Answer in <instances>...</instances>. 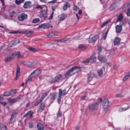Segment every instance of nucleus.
Masks as SVG:
<instances>
[{
  "label": "nucleus",
  "instance_id": "nucleus-1",
  "mask_svg": "<svg viewBox=\"0 0 130 130\" xmlns=\"http://www.w3.org/2000/svg\"><path fill=\"white\" fill-rule=\"evenodd\" d=\"M82 70L81 67L79 66H75L71 68L65 74L64 76L67 77L69 76H72L77 72L81 71Z\"/></svg>",
  "mask_w": 130,
  "mask_h": 130
},
{
  "label": "nucleus",
  "instance_id": "nucleus-2",
  "mask_svg": "<svg viewBox=\"0 0 130 130\" xmlns=\"http://www.w3.org/2000/svg\"><path fill=\"white\" fill-rule=\"evenodd\" d=\"M41 73L40 70H36L33 71L29 76V78L27 80L26 83L31 80L32 78L36 76Z\"/></svg>",
  "mask_w": 130,
  "mask_h": 130
},
{
  "label": "nucleus",
  "instance_id": "nucleus-3",
  "mask_svg": "<svg viewBox=\"0 0 130 130\" xmlns=\"http://www.w3.org/2000/svg\"><path fill=\"white\" fill-rule=\"evenodd\" d=\"M99 103L94 102L88 106V109L90 111H93L97 109Z\"/></svg>",
  "mask_w": 130,
  "mask_h": 130
},
{
  "label": "nucleus",
  "instance_id": "nucleus-4",
  "mask_svg": "<svg viewBox=\"0 0 130 130\" xmlns=\"http://www.w3.org/2000/svg\"><path fill=\"white\" fill-rule=\"evenodd\" d=\"M103 105L104 109V111L106 113L109 106V101L107 98H105L104 100Z\"/></svg>",
  "mask_w": 130,
  "mask_h": 130
},
{
  "label": "nucleus",
  "instance_id": "nucleus-5",
  "mask_svg": "<svg viewBox=\"0 0 130 130\" xmlns=\"http://www.w3.org/2000/svg\"><path fill=\"white\" fill-rule=\"evenodd\" d=\"M18 113V111H14L10 119V123L12 124L15 121L16 116Z\"/></svg>",
  "mask_w": 130,
  "mask_h": 130
},
{
  "label": "nucleus",
  "instance_id": "nucleus-6",
  "mask_svg": "<svg viewBox=\"0 0 130 130\" xmlns=\"http://www.w3.org/2000/svg\"><path fill=\"white\" fill-rule=\"evenodd\" d=\"M27 18V15L24 13H22L19 14L18 16V19L20 21L25 20Z\"/></svg>",
  "mask_w": 130,
  "mask_h": 130
},
{
  "label": "nucleus",
  "instance_id": "nucleus-7",
  "mask_svg": "<svg viewBox=\"0 0 130 130\" xmlns=\"http://www.w3.org/2000/svg\"><path fill=\"white\" fill-rule=\"evenodd\" d=\"M17 92V90L16 89L11 90L10 91L5 92L4 95V96H9L15 94Z\"/></svg>",
  "mask_w": 130,
  "mask_h": 130
},
{
  "label": "nucleus",
  "instance_id": "nucleus-8",
  "mask_svg": "<svg viewBox=\"0 0 130 130\" xmlns=\"http://www.w3.org/2000/svg\"><path fill=\"white\" fill-rule=\"evenodd\" d=\"M61 76V74H58L51 80L50 81L51 83L53 84L58 82L60 79Z\"/></svg>",
  "mask_w": 130,
  "mask_h": 130
},
{
  "label": "nucleus",
  "instance_id": "nucleus-9",
  "mask_svg": "<svg viewBox=\"0 0 130 130\" xmlns=\"http://www.w3.org/2000/svg\"><path fill=\"white\" fill-rule=\"evenodd\" d=\"M99 37V35H96L93 37L89 39L88 42L89 43H92L94 42Z\"/></svg>",
  "mask_w": 130,
  "mask_h": 130
},
{
  "label": "nucleus",
  "instance_id": "nucleus-10",
  "mask_svg": "<svg viewBox=\"0 0 130 130\" xmlns=\"http://www.w3.org/2000/svg\"><path fill=\"white\" fill-rule=\"evenodd\" d=\"M31 6V2H30L27 1L24 3L23 7L25 9L29 8Z\"/></svg>",
  "mask_w": 130,
  "mask_h": 130
},
{
  "label": "nucleus",
  "instance_id": "nucleus-11",
  "mask_svg": "<svg viewBox=\"0 0 130 130\" xmlns=\"http://www.w3.org/2000/svg\"><path fill=\"white\" fill-rule=\"evenodd\" d=\"M19 43V40L18 39H17L15 40H13L10 42V46H13Z\"/></svg>",
  "mask_w": 130,
  "mask_h": 130
},
{
  "label": "nucleus",
  "instance_id": "nucleus-12",
  "mask_svg": "<svg viewBox=\"0 0 130 130\" xmlns=\"http://www.w3.org/2000/svg\"><path fill=\"white\" fill-rule=\"evenodd\" d=\"M20 72V69L18 64L17 65V68L16 69V73L15 79L17 80L19 78V73Z\"/></svg>",
  "mask_w": 130,
  "mask_h": 130
},
{
  "label": "nucleus",
  "instance_id": "nucleus-13",
  "mask_svg": "<svg viewBox=\"0 0 130 130\" xmlns=\"http://www.w3.org/2000/svg\"><path fill=\"white\" fill-rule=\"evenodd\" d=\"M42 17L45 19L47 17V12L45 10H44L42 11Z\"/></svg>",
  "mask_w": 130,
  "mask_h": 130
},
{
  "label": "nucleus",
  "instance_id": "nucleus-14",
  "mask_svg": "<svg viewBox=\"0 0 130 130\" xmlns=\"http://www.w3.org/2000/svg\"><path fill=\"white\" fill-rule=\"evenodd\" d=\"M116 32L117 33L120 32L122 30V27L119 25H117L116 26Z\"/></svg>",
  "mask_w": 130,
  "mask_h": 130
},
{
  "label": "nucleus",
  "instance_id": "nucleus-15",
  "mask_svg": "<svg viewBox=\"0 0 130 130\" xmlns=\"http://www.w3.org/2000/svg\"><path fill=\"white\" fill-rule=\"evenodd\" d=\"M121 40L120 38L118 37H116L115 39L114 42V45H118L120 43V41Z\"/></svg>",
  "mask_w": 130,
  "mask_h": 130
},
{
  "label": "nucleus",
  "instance_id": "nucleus-16",
  "mask_svg": "<svg viewBox=\"0 0 130 130\" xmlns=\"http://www.w3.org/2000/svg\"><path fill=\"white\" fill-rule=\"evenodd\" d=\"M99 60L101 62H106L107 61V59L104 57L99 56L98 57Z\"/></svg>",
  "mask_w": 130,
  "mask_h": 130
},
{
  "label": "nucleus",
  "instance_id": "nucleus-17",
  "mask_svg": "<svg viewBox=\"0 0 130 130\" xmlns=\"http://www.w3.org/2000/svg\"><path fill=\"white\" fill-rule=\"evenodd\" d=\"M66 92V90L65 89L62 91L61 89H59L58 95H59L60 94V95L61 96V95L64 96L65 95Z\"/></svg>",
  "mask_w": 130,
  "mask_h": 130
},
{
  "label": "nucleus",
  "instance_id": "nucleus-18",
  "mask_svg": "<svg viewBox=\"0 0 130 130\" xmlns=\"http://www.w3.org/2000/svg\"><path fill=\"white\" fill-rule=\"evenodd\" d=\"M37 126V128L39 130H43V126L41 123H38Z\"/></svg>",
  "mask_w": 130,
  "mask_h": 130
},
{
  "label": "nucleus",
  "instance_id": "nucleus-19",
  "mask_svg": "<svg viewBox=\"0 0 130 130\" xmlns=\"http://www.w3.org/2000/svg\"><path fill=\"white\" fill-rule=\"evenodd\" d=\"M24 64L27 67H32L33 66L32 63L29 61H27L25 62Z\"/></svg>",
  "mask_w": 130,
  "mask_h": 130
},
{
  "label": "nucleus",
  "instance_id": "nucleus-20",
  "mask_svg": "<svg viewBox=\"0 0 130 130\" xmlns=\"http://www.w3.org/2000/svg\"><path fill=\"white\" fill-rule=\"evenodd\" d=\"M15 53V56L16 55L17 56V58L18 59H19L20 58H22L23 57V56L21 55L20 52L19 51H18L17 52H13Z\"/></svg>",
  "mask_w": 130,
  "mask_h": 130
},
{
  "label": "nucleus",
  "instance_id": "nucleus-21",
  "mask_svg": "<svg viewBox=\"0 0 130 130\" xmlns=\"http://www.w3.org/2000/svg\"><path fill=\"white\" fill-rule=\"evenodd\" d=\"M70 6V4L68 3H65L63 7V9L64 10H66L67 9L68 7H69Z\"/></svg>",
  "mask_w": 130,
  "mask_h": 130
},
{
  "label": "nucleus",
  "instance_id": "nucleus-22",
  "mask_svg": "<svg viewBox=\"0 0 130 130\" xmlns=\"http://www.w3.org/2000/svg\"><path fill=\"white\" fill-rule=\"evenodd\" d=\"M44 106V105L43 103H41L39 109H38V111L40 112H41L43 110Z\"/></svg>",
  "mask_w": 130,
  "mask_h": 130
},
{
  "label": "nucleus",
  "instance_id": "nucleus-23",
  "mask_svg": "<svg viewBox=\"0 0 130 130\" xmlns=\"http://www.w3.org/2000/svg\"><path fill=\"white\" fill-rule=\"evenodd\" d=\"M123 16L122 13H120L117 17V21L119 22L122 21L123 19Z\"/></svg>",
  "mask_w": 130,
  "mask_h": 130
},
{
  "label": "nucleus",
  "instance_id": "nucleus-24",
  "mask_svg": "<svg viewBox=\"0 0 130 130\" xmlns=\"http://www.w3.org/2000/svg\"><path fill=\"white\" fill-rule=\"evenodd\" d=\"M66 17V15L64 14H62L59 16V18L60 20H64Z\"/></svg>",
  "mask_w": 130,
  "mask_h": 130
},
{
  "label": "nucleus",
  "instance_id": "nucleus-25",
  "mask_svg": "<svg viewBox=\"0 0 130 130\" xmlns=\"http://www.w3.org/2000/svg\"><path fill=\"white\" fill-rule=\"evenodd\" d=\"M18 99L17 98H15L14 99H11L9 98V102L10 103H13L16 102L18 100Z\"/></svg>",
  "mask_w": 130,
  "mask_h": 130
},
{
  "label": "nucleus",
  "instance_id": "nucleus-26",
  "mask_svg": "<svg viewBox=\"0 0 130 130\" xmlns=\"http://www.w3.org/2000/svg\"><path fill=\"white\" fill-rule=\"evenodd\" d=\"M56 97V94L55 93H53L50 95V99L51 100H55Z\"/></svg>",
  "mask_w": 130,
  "mask_h": 130
},
{
  "label": "nucleus",
  "instance_id": "nucleus-27",
  "mask_svg": "<svg viewBox=\"0 0 130 130\" xmlns=\"http://www.w3.org/2000/svg\"><path fill=\"white\" fill-rule=\"evenodd\" d=\"M78 48L83 51H84L87 48V47L82 44H80L78 46Z\"/></svg>",
  "mask_w": 130,
  "mask_h": 130
},
{
  "label": "nucleus",
  "instance_id": "nucleus-28",
  "mask_svg": "<svg viewBox=\"0 0 130 130\" xmlns=\"http://www.w3.org/2000/svg\"><path fill=\"white\" fill-rule=\"evenodd\" d=\"M15 53H13L11 55L7 56L10 60L13 59L15 56Z\"/></svg>",
  "mask_w": 130,
  "mask_h": 130
},
{
  "label": "nucleus",
  "instance_id": "nucleus-29",
  "mask_svg": "<svg viewBox=\"0 0 130 130\" xmlns=\"http://www.w3.org/2000/svg\"><path fill=\"white\" fill-rule=\"evenodd\" d=\"M42 28L43 29L47 28L50 27V26L49 24H42Z\"/></svg>",
  "mask_w": 130,
  "mask_h": 130
},
{
  "label": "nucleus",
  "instance_id": "nucleus-30",
  "mask_svg": "<svg viewBox=\"0 0 130 130\" xmlns=\"http://www.w3.org/2000/svg\"><path fill=\"white\" fill-rule=\"evenodd\" d=\"M98 73L99 76H101L103 74V70L100 69L98 71Z\"/></svg>",
  "mask_w": 130,
  "mask_h": 130
},
{
  "label": "nucleus",
  "instance_id": "nucleus-31",
  "mask_svg": "<svg viewBox=\"0 0 130 130\" xmlns=\"http://www.w3.org/2000/svg\"><path fill=\"white\" fill-rule=\"evenodd\" d=\"M40 19L39 18H35L32 21V22L33 23H36L39 22Z\"/></svg>",
  "mask_w": 130,
  "mask_h": 130
},
{
  "label": "nucleus",
  "instance_id": "nucleus-32",
  "mask_svg": "<svg viewBox=\"0 0 130 130\" xmlns=\"http://www.w3.org/2000/svg\"><path fill=\"white\" fill-rule=\"evenodd\" d=\"M55 33L52 32H50L47 35V37L48 38H51L55 36Z\"/></svg>",
  "mask_w": 130,
  "mask_h": 130
},
{
  "label": "nucleus",
  "instance_id": "nucleus-33",
  "mask_svg": "<svg viewBox=\"0 0 130 130\" xmlns=\"http://www.w3.org/2000/svg\"><path fill=\"white\" fill-rule=\"evenodd\" d=\"M24 1V0H15V3L17 4H19L22 3H23Z\"/></svg>",
  "mask_w": 130,
  "mask_h": 130
},
{
  "label": "nucleus",
  "instance_id": "nucleus-34",
  "mask_svg": "<svg viewBox=\"0 0 130 130\" xmlns=\"http://www.w3.org/2000/svg\"><path fill=\"white\" fill-rule=\"evenodd\" d=\"M93 75V74H90L89 75L88 77V80L89 81H90L91 80Z\"/></svg>",
  "mask_w": 130,
  "mask_h": 130
},
{
  "label": "nucleus",
  "instance_id": "nucleus-35",
  "mask_svg": "<svg viewBox=\"0 0 130 130\" xmlns=\"http://www.w3.org/2000/svg\"><path fill=\"white\" fill-rule=\"evenodd\" d=\"M109 30V29H108L106 31V33H105V34H104V33H103L102 35H103V36H104V39L105 40L106 39V38L107 37V36L108 32Z\"/></svg>",
  "mask_w": 130,
  "mask_h": 130
},
{
  "label": "nucleus",
  "instance_id": "nucleus-36",
  "mask_svg": "<svg viewBox=\"0 0 130 130\" xmlns=\"http://www.w3.org/2000/svg\"><path fill=\"white\" fill-rule=\"evenodd\" d=\"M28 49L29 50H30L31 51L34 52L37 51L35 48L32 47H28Z\"/></svg>",
  "mask_w": 130,
  "mask_h": 130
},
{
  "label": "nucleus",
  "instance_id": "nucleus-37",
  "mask_svg": "<svg viewBox=\"0 0 130 130\" xmlns=\"http://www.w3.org/2000/svg\"><path fill=\"white\" fill-rule=\"evenodd\" d=\"M91 59L90 58L87 60L84 61L83 62L85 63H89V62H91Z\"/></svg>",
  "mask_w": 130,
  "mask_h": 130
},
{
  "label": "nucleus",
  "instance_id": "nucleus-38",
  "mask_svg": "<svg viewBox=\"0 0 130 130\" xmlns=\"http://www.w3.org/2000/svg\"><path fill=\"white\" fill-rule=\"evenodd\" d=\"M48 94V92H46L44 94L42 95V96L41 97V99L42 100L46 96H47Z\"/></svg>",
  "mask_w": 130,
  "mask_h": 130
},
{
  "label": "nucleus",
  "instance_id": "nucleus-39",
  "mask_svg": "<svg viewBox=\"0 0 130 130\" xmlns=\"http://www.w3.org/2000/svg\"><path fill=\"white\" fill-rule=\"evenodd\" d=\"M129 77L126 75L123 77V80L124 81H126L127 80Z\"/></svg>",
  "mask_w": 130,
  "mask_h": 130
},
{
  "label": "nucleus",
  "instance_id": "nucleus-40",
  "mask_svg": "<svg viewBox=\"0 0 130 130\" xmlns=\"http://www.w3.org/2000/svg\"><path fill=\"white\" fill-rule=\"evenodd\" d=\"M90 58L91 59V61L92 60L94 63H95L96 62V57H94L93 58Z\"/></svg>",
  "mask_w": 130,
  "mask_h": 130
},
{
  "label": "nucleus",
  "instance_id": "nucleus-41",
  "mask_svg": "<svg viewBox=\"0 0 130 130\" xmlns=\"http://www.w3.org/2000/svg\"><path fill=\"white\" fill-rule=\"evenodd\" d=\"M42 100H40L38 101H37V102L35 103L34 104V105L35 106H37L41 103Z\"/></svg>",
  "mask_w": 130,
  "mask_h": 130
},
{
  "label": "nucleus",
  "instance_id": "nucleus-42",
  "mask_svg": "<svg viewBox=\"0 0 130 130\" xmlns=\"http://www.w3.org/2000/svg\"><path fill=\"white\" fill-rule=\"evenodd\" d=\"M61 96L60 95V94L59 95H58V96L57 99V101L58 103L59 104H60V103L61 102Z\"/></svg>",
  "mask_w": 130,
  "mask_h": 130
},
{
  "label": "nucleus",
  "instance_id": "nucleus-43",
  "mask_svg": "<svg viewBox=\"0 0 130 130\" xmlns=\"http://www.w3.org/2000/svg\"><path fill=\"white\" fill-rule=\"evenodd\" d=\"M73 9L74 10L76 11H77L79 9V8H78V7L76 5L74 6L73 7Z\"/></svg>",
  "mask_w": 130,
  "mask_h": 130
},
{
  "label": "nucleus",
  "instance_id": "nucleus-44",
  "mask_svg": "<svg viewBox=\"0 0 130 130\" xmlns=\"http://www.w3.org/2000/svg\"><path fill=\"white\" fill-rule=\"evenodd\" d=\"M108 22V21L106 22H104L101 25V27H104L105 25L107 24Z\"/></svg>",
  "mask_w": 130,
  "mask_h": 130
},
{
  "label": "nucleus",
  "instance_id": "nucleus-45",
  "mask_svg": "<svg viewBox=\"0 0 130 130\" xmlns=\"http://www.w3.org/2000/svg\"><path fill=\"white\" fill-rule=\"evenodd\" d=\"M31 110H30L28 111L27 113H25V114H24V116L23 117H26L28 115H29L30 113H31Z\"/></svg>",
  "mask_w": 130,
  "mask_h": 130
},
{
  "label": "nucleus",
  "instance_id": "nucleus-46",
  "mask_svg": "<svg viewBox=\"0 0 130 130\" xmlns=\"http://www.w3.org/2000/svg\"><path fill=\"white\" fill-rule=\"evenodd\" d=\"M35 9H40L42 10V7L41 5H38L35 7Z\"/></svg>",
  "mask_w": 130,
  "mask_h": 130
},
{
  "label": "nucleus",
  "instance_id": "nucleus-47",
  "mask_svg": "<svg viewBox=\"0 0 130 130\" xmlns=\"http://www.w3.org/2000/svg\"><path fill=\"white\" fill-rule=\"evenodd\" d=\"M15 13V12L14 11H13L11 12L10 13L9 15L10 17H12L13 15Z\"/></svg>",
  "mask_w": 130,
  "mask_h": 130
},
{
  "label": "nucleus",
  "instance_id": "nucleus-48",
  "mask_svg": "<svg viewBox=\"0 0 130 130\" xmlns=\"http://www.w3.org/2000/svg\"><path fill=\"white\" fill-rule=\"evenodd\" d=\"M57 115L58 117H61V114L60 112L59 111L58 112V113H57Z\"/></svg>",
  "mask_w": 130,
  "mask_h": 130
},
{
  "label": "nucleus",
  "instance_id": "nucleus-49",
  "mask_svg": "<svg viewBox=\"0 0 130 130\" xmlns=\"http://www.w3.org/2000/svg\"><path fill=\"white\" fill-rule=\"evenodd\" d=\"M120 22L119 24V26H122L124 24V21H120Z\"/></svg>",
  "mask_w": 130,
  "mask_h": 130
},
{
  "label": "nucleus",
  "instance_id": "nucleus-50",
  "mask_svg": "<svg viewBox=\"0 0 130 130\" xmlns=\"http://www.w3.org/2000/svg\"><path fill=\"white\" fill-rule=\"evenodd\" d=\"M98 50L99 52L100 53L102 50V47L100 46H98Z\"/></svg>",
  "mask_w": 130,
  "mask_h": 130
},
{
  "label": "nucleus",
  "instance_id": "nucleus-51",
  "mask_svg": "<svg viewBox=\"0 0 130 130\" xmlns=\"http://www.w3.org/2000/svg\"><path fill=\"white\" fill-rule=\"evenodd\" d=\"M57 8V6H52V9L53 10V11H52V13H54V11L56 9V8Z\"/></svg>",
  "mask_w": 130,
  "mask_h": 130
},
{
  "label": "nucleus",
  "instance_id": "nucleus-52",
  "mask_svg": "<svg viewBox=\"0 0 130 130\" xmlns=\"http://www.w3.org/2000/svg\"><path fill=\"white\" fill-rule=\"evenodd\" d=\"M66 40H64V39H61L60 40H57L55 41V42H61L63 41H66Z\"/></svg>",
  "mask_w": 130,
  "mask_h": 130
},
{
  "label": "nucleus",
  "instance_id": "nucleus-53",
  "mask_svg": "<svg viewBox=\"0 0 130 130\" xmlns=\"http://www.w3.org/2000/svg\"><path fill=\"white\" fill-rule=\"evenodd\" d=\"M123 97V96L122 94H117L116 96V97Z\"/></svg>",
  "mask_w": 130,
  "mask_h": 130
},
{
  "label": "nucleus",
  "instance_id": "nucleus-54",
  "mask_svg": "<svg viewBox=\"0 0 130 130\" xmlns=\"http://www.w3.org/2000/svg\"><path fill=\"white\" fill-rule=\"evenodd\" d=\"M126 14L128 16H130V8L126 12Z\"/></svg>",
  "mask_w": 130,
  "mask_h": 130
},
{
  "label": "nucleus",
  "instance_id": "nucleus-55",
  "mask_svg": "<svg viewBox=\"0 0 130 130\" xmlns=\"http://www.w3.org/2000/svg\"><path fill=\"white\" fill-rule=\"evenodd\" d=\"M5 125L2 123H0V130L2 129V128Z\"/></svg>",
  "mask_w": 130,
  "mask_h": 130
},
{
  "label": "nucleus",
  "instance_id": "nucleus-56",
  "mask_svg": "<svg viewBox=\"0 0 130 130\" xmlns=\"http://www.w3.org/2000/svg\"><path fill=\"white\" fill-rule=\"evenodd\" d=\"M29 127L30 128H32L33 127L32 123H29Z\"/></svg>",
  "mask_w": 130,
  "mask_h": 130
},
{
  "label": "nucleus",
  "instance_id": "nucleus-57",
  "mask_svg": "<svg viewBox=\"0 0 130 130\" xmlns=\"http://www.w3.org/2000/svg\"><path fill=\"white\" fill-rule=\"evenodd\" d=\"M129 108V107H127V108H121V109L123 111H124L128 109Z\"/></svg>",
  "mask_w": 130,
  "mask_h": 130
},
{
  "label": "nucleus",
  "instance_id": "nucleus-58",
  "mask_svg": "<svg viewBox=\"0 0 130 130\" xmlns=\"http://www.w3.org/2000/svg\"><path fill=\"white\" fill-rule=\"evenodd\" d=\"M8 57L5 59V61L6 62H8L10 61Z\"/></svg>",
  "mask_w": 130,
  "mask_h": 130
},
{
  "label": "nucleus",
  "instance_id": "nucleus-59",
  "mask_svg": "<svg viewBox=\"0 0 130 130\" xmlns=\"http://www.w3.org/2000/svg\"><path fill=\"white\" fill-rule=\"evenodd\" d=\"M57 2L56 0H53L52 1L49 2L48 3H55Z\"/></svg>",
  "mask_w": 130,
  "mask_h": 130
},
{
  "label": "nucleus",
  "instance_id": "nucleus-60",
  "mask_svg": "<svg viewBox=\"0 0 130 130\" xmlns=\"http://www.w3.org/2000/svg\"><path fill=\"white\" fill-rule=\"evenodd\" d=\"M1 130H7V128L6 126L4 125V126L3 127Z\"/></svg>",
  "mask_w": 130,
  "mask_h": 130
},
{
  "label": "nucleus",
  "instance_id": "nucleus-61",
  "mask_svg": "<svg viewBox=\"0 0 130 130\" xmlns=\"http://www.w3.org/2000/svg\"><path fill=\"white\" fill-rule=\"evenodd\" d=\"M53 13H52V14L50 16L49 18L48 19L49 20H51L52 19L53 17Z\"/></svg>",
  "mask_w": 130,
  "mask_h": 130
},
{
  "label": "nucleus",
  "instance_id": "nucleus-62",
  "mask_svg": "<svg viewBox=\"0 0 130 130\" xmlns=\"http://www.w3.org/2000/svg\"><path fill=\"white\" fill-rule=\"evenodd\" d=\"M42 28V24L39 25L37 29H39V28Z\"/></svg>",
  "mask_w": 130,
  "mask_h": 130
},
{
  "label": "nucleus",
  "instance_id": "nucleus-63",
  "mask_svg": "<svg viewBox=\"0 0 130 130\" xmlns=\"http://www.w3.org/2000/svg\"><path fill=\"white\" fill-rule=\"evenodd\" d=\"M87 96L86 95H85L84 96H83L82 98V100H84L85 99V98Z\"/></svg>",
  "mask_w": 130,
  "mask_h": 130
},
{
  "label": "nucleus",
  "instance_id": "nucleus-64",
  "mask_svg": "<svg viewBox=\"0 0 130 130\" xmlns=\"http://www.w3.org/2000/svg\"><path fill=\"white\" fill-rule=\"evenodd\" d=\"M2 104L3 105L5 106L6 105V103L5 102H2Z\"/></svg>",
  "mask_w": 130,
  "mask_h": 130
}]
</instances>
